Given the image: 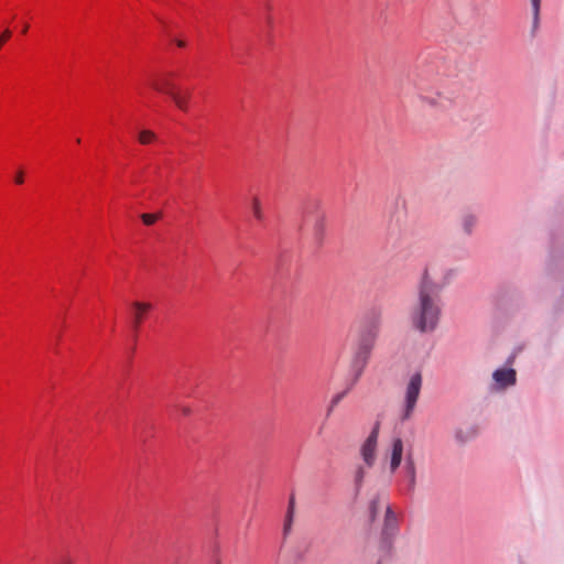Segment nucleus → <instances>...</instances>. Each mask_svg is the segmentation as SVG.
I'll list each match as a JSON object with an SVG mask.
<instances>
[{
	"instance_id": "f257e3e1",
	"label": "nucleus",
	"mask_w": 564,
	"mask_h": 564,
	"mask_svg": "<svg viewBox=\"0 0 564 564\" xmlns=\"http://www.w3.org/2000/svg\"><path fill=\"white\" fill-rule=\"evenodd\" d=\"M442 305L438 289L430 276L429 269L422 273L416 302L410 310L412 327L420 333L433 332L441 318Z\"/></svg>"
},
{
	"instance_id": "f03ea898",
	"label": "nucleus",
	"mask_w": 564,
	"mask_h": 564,
	"mask_svg": "<svg viewBox=\"0 0 564 564\" xmlns=\"http://www.w3.org/2000/svg\"><path fill=\"white\" fill-rule=\"evenodd\" d=\"M381 325L379 313H372L367 316L358 337L355 362L362 369L367 364L368 357L376 344Z\"/></svg>"
},
{
	"instance_id": "7ed1b4c3",
	"label": "nucleus",
	"mask_w": 564,
	"mask_h": 564,
	"mask_svg": "<svg viewBox=\"0 0 564 564\" xmlns=\"http://www.w3.org/2000/svg\"><path fill=\"white\" fill-rule=\"evenodd\" d=\"M379 429V423H376L359 448L361 460L366 464V466H368V468H372L377 462Z\"/></svg>"
},
{
	"instance_id": "20e7f679",
	"label": "nucleus",
	"mask_w": 564,
	"mask_h": 564,
	"mask_svg": "<svg viewBox=\"0 0 564 564\" xmlns=\"http://www.w3.org/2000/svg\"><path fill=\"white\" fill-rule=\"evenodd\" d=\"M422 388V375L421 372L413 373L405 388V397H404V414L403 419H409L416 405V401L419 399L420 392Z\"/></svg>"
},
{
	"instance_id": "39448f33",
	"label": "nucleus",
	"mask_w": 564,
	"mask_h": 564,
	"mask_svg": "<svg viewBox=\"0 0 564 564\" xmlns=\"http://www.w3.org/2000/svg\"><path fill=\"white\" fill-rule=\"evenodd\" d=\"M399 532V520L389 505L386 506L384 519L381 529V546L391 549L392 540Z\"/></svg>"
},
{
	"instance_id": "423d86ee",
	"label": "nucleus",
	"mask_w": 564,
	"mask_h": 564,
	"mask_svg": "<svg viewBox=\"0 0 564 564\" xmlns=\"http://www.w3.org/2000/svg\"><path fill=\"white\" fill-rule=\"evenodd\" d=\"M177 74L172 70L160 72L153 76L150 85L158 93L167 95L170 98L178 90L175 83Z\"/></svg>"
},
{
	"instance_id": "0eeeda50",
	"label": "nucleus",
	"mask_w": 564,
	"mask_h": 564,
	"mask_svg": "<svg viewBox=\"0 0 564 564\" xmlns=\"http://www.w3.org/2000/svg\"><path fill=\"white\" fill-rule=\"evenodd\" d=\"M403 456V442L400 437H394L391 441L390 447L387 449L384 459L389 462V469L394 474L400 467Z\"/></svg>"
},
{
	"instance_id": "6e6552de",
	"label": "nucleus",
	"mask_w": 564,
	"mask_h": 564,
	"mask_svg": "<svg viewBox=\"0 0 564 564\" xmlns=\"http://www.w3.org/2000/svg\"><path fill=\"white\" fill-rule=\"evenodd\" d=\"M417 97L424 105L431 108H441L446 101V97L441 91L431 90L425 85H419Z\"/></svg>"
},
{
	"instance_id": "1a4fd4ad",
	"label": "nucleus",
	"mask_w": 564,
	"mask_h": 564,
	"mask_svg": "<svg viewBox=\"0 0 564 564\" xmlns=\"http://www.w3.org/2000/svg\"><path fill=\"white\" fill-rule=\"evenodd\" d=\"M492 379L496 390H505L516 384L517 373L512 368H500L492 373Z\"/></svg>"
},
{
	"instance_id": "9d476101",
	"label": "nucleus",
	"mask_w": 564,
	"mask_h": 564,
	"mask_svg": "<svg viewBox=\"0 0 564 564\" xmlns=\"http://www.w3.org/2000/svg\"><path fill=\"white\" fill-rule=\"evenodd\" d=\"M326 228V216L322 213H317L311 220V230L313 238L321 242Z\"/></svg>"
},
{
	"instance_id": "9b49d317",
	"label": "nucleus",
	"mask_w": 564,
	"mask_h": 564,
	"mask_svg": "<svg viewBox=\"0 0 564 564\" xmlns=\"http://www.w3.org/2000/svg\"><path fill=\"white\" fill-rule=\"evenodd\" d=\"M132 308H133L132 326H133L134 330H138L143 321L144 314L152 308V305L150 303H144V302H133Z\"/></svg>"
},
{
	"instance_id": "f8f14e48",
	"label": "nucleus",
	"mask_w": 564,
	"mask_h": 564,
	"mask_svg": "<svg viewBox=\"0 0 564 564\" xmlns=\"http://www.w3.org/2000/svg\"><path fill=\"white\" fill-rule=\"evenodd\" d=\"M541 2H542V0H530L531 10H532V26H531V35L532 36H535L540 29Z\"/></svg>"
},
{
	"instance_id": "ddd939ff",
	"label": "nucleus",
	"mask_w": 564,
	"mask_h": 564,
	"mask_svg": "<svg viewBox=\"0 0 564 564\" xmlns=\"http://www.w3.org/2000/svg\"><path fill=\"white\" fill-rule=\"evenodd\" d=\"M172 101L174 105L181 110V111H188L189 109V101H191V94L189 91L181 93L177 90L172 97Z\"/></svg>"
},
{
	"instance_id": "4468645a",
	"label": "nucleus",
	"mask_w": 564,
	"mask_h": 564,
	"mask_svg": "<svg viewBox=\"0 0 564 564\" xmlns=\"http://www.w3.org/2000/svg\"><path fill=\"white\" fill-rule=\"evenodd\" d=\"M368 466L365 463L358 465L354 470V484L357 491H359L364 485L365 478L368 475Z\"/></svg>"
},
{
	"instance_id": "2eb2a0df",
	"label": "nucleus",
	"mask_w": 564,
	"mask_h": 564,
	"mask_svg": "<svg viewBox=\"0 0 564 564\" xmlns=\"http://www.w3.org/2000/svg\"><path fill=\"white\" fill-rule=\"evenodd\" d=\"M476 224L477 217L474 214L467 213L462 216L460 226L467 235H470L473 232V229L475 228Z\"/></svg>"
},
{
	"instance_id": "dca6fc26",
	"label": "nucleus",
	"mask_w": 564,
	"mask_h": 564,
	"mask_svg": "<svg viewBox=\"0 0 564 564\" xmlns=\"http://www.w3.org/2000/svg\"><path fill=\"white\" fill-rule=\"evenodd\" d=\"M405 471H406L408 477H409L410 488L413 489L415 487V482H416V471H415L414 460L411 457H409L406 459Z\"/></svg>"
},
{
	"instance_id": "f3484780",
	"label": "nucleus",
	"mask_w": 564,
	"mask_h": 564,
	"mask_svg": "<svg viewBox=\"0 0 564 564\" xmlns=\"http://www.w3.org/2000/svg\"><path fill=\"white\" fill-rule=\"evenodd\" d=\"M251 209H252V214L257 220H260V221L263 220L264 214H263L262 205H261L259 197H253L251 199Z\"/></svg>"
},
{
	"instance_id": "a211bd4d",
	"label": "nucleus",
	"mask_w": 564,
	"mask_h": 564,
	"mask_svg": "<svg viewBox=\"0 0 564 564\" xmlns=\"http://www.w3.org/2000/svg\"><path fill=\"white\" fill-rule=\"evenodd\" d=\"M388 503L384 501V499H381L380 497H376L370 502V513L371 518L375 519L377 513L380 509L384 508Z\"/></svg>"
},
{
	"instance_id": "6ab92c4d",
	"label": "nucleus",
	"mask_w": 564,
	"mask_h": 564,
	"mask_svg": "<svg viewBox=\"0 0 564 564\" xmlns=\"http://www.w3.org/2000/svg\"><path fill=\"white\" fill-rule=\"evenodd\" d=\"M294 507H295V500H294V497H291L290 501H289L288 514H286L285 524H284V532L285 533L291 528V524H292V521H293V514H294Z\"/></svg>"
},
{
	"instance_id": "aec40b11",
	"label": "nucleus",
	"mask_w": 564,
	"mask_h": 564,
	"mask_svg": "<svg viewBox=\"0 0 564 564\" xmlns=\"http://www.w3.org/2000/svg\"><path fill=\"white\" fill-rule=\"evenodd\" d=\"M294 507H295V500H294V497H291L290 501H289L288 514H286L285 524H284V532L285 533L291 528V524H292V521H293V514H294Z\"/></svg>"
},
{
	"instance_id": "412c9836",
	"label": "nucleus",
	"mask_w": 564,
	"mask_h": 564,
	"mask_svg": "<svg viewBox=\"0 0 564 564\" xmlns=\"http://www.w3.org/2000/svg\"><path fill=\"white\" fill-rule=\"evenodd\" d=\"M155 139H156V135L151 130H142L139 133V142L141 144H149V143L153 142Z\"/></svg>"
},
{
	"instance_id": "4be33fe9",
	"label": "nucleus",
	"mask_w": 564,
	"mask_h": 564,
	"mask_svg": "<svg viewBox=\"0 0 564 564\" xmlns=\"http://www.w3.org/2000/svg\"><path fill=\"white\" fill-rule=\"evenodd\" d=\"M160 215L158 214H142L141 219L144 223V225L150 226L153 225L158 219Z\"/></svg>"
},
{
	"instance_id": "5701e85b",
	"label": "nucleus",
	"mask_w": 564,
	"mask_h": 564,
	"mask_svg": "<svg viewBox=\"0 0 564 564\" xmlns=\"http://www.w3.org/2000/svg\"><path fill=\"white\" fill-rule=\"evenodd\" d=\"M56 564H75L69 557L64 556L58 560Z\"/></svg>"
},
{
	"instance_id": "b1692460",
	"label": "nucleus",
	"mask_w": 564,
	"mask_h": 564,
	"mask_svg": "<svg viewBox=\"0 0 564 564\" xmlns=\"http://www.w3.org/2000/svg\"><path fill=\"white\" fill-rule=\"evenodd\" d=\"M15 182L18 184H22L24 182V177H23V172L22 171H19L15 175Z\"/></svg>"
},
{
	"instance_id": "393cba45",
	"label": "nucleus",
	"mask_w": 564,
	"mask_h": 564,
	"mask_svg": "<svg viewBox=\"0 0 564 564\" xmlns=\"http://www.w3.org/2000/svg\"><path fill=\"white\" fill-rule=\"evenodd\" d=\"M181 411H182V413H183L184 415H189V413H191V409H189V408H187V406H182V408H181Z\"/></svg>"
},
{
	"instance_id": "a878e982",
	"label": "nucleus",
	"mask_w": 564,
	"mask_h": 564,
	"mask_svg": "<svg viewBox=\"0 0 564 564\" xmlns=\"http://www.w3.org/2000/svg\"><path fill=\"white\" fill-rule=\"evenodd\" d=\"M176 44L180 47H184L185 46V42L184 41H177Z\"/></svg>"
},
{
	"instance_id": "bb28decb",
	"label": "nucleus",
	"mask_w": 564,
	"mask_h": 564,
	"mask_svg": "<svg viewBox=\"0 0 564 564\" xmlns=\"http://www.w3.org/2000/svg\"><path fill=\"white\" fill-rule=\"evenodd\" d=\"M341 397H343L341 394H338V395L334 399L333 403H337V402L341 399Z\"/></svg>"
},
{
	"instance_id": "cd10ccee",
	"label": "nucleus",
	"mask_w": 564,
	"mask_h": 564,
	"mask_svg": "<svg viewBox=\"0 0 564 564\" xmlns=\"http://www.w3.org/2000/svg\"><path fill=\"white\" fill-rule=\"evenodd\" d=\"M28 29H29V25H28V24H25V25L23 26L22 32H23V33H26V32H28Z\"/></svg>"
},
{
	"instance_id": "c85d7f7f",
	"label": "nucleus",
	"mask_w": 564,
	"mask_h": 564,
	"mask_svg": "<svg viewBox=\"0 0 564 564\" xmlns=\"http://www.w3.org/2000/svg\"><path fill=\"white\" fill-rule=\"evenodd\" d=\"M377 564H380V562H378Z\"/></svg>"
}]
</instances>
